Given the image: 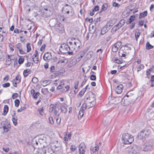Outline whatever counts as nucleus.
Returning a JSON list of instances; mask_svg holds the SVG:
<instances>
[{
    "instance_id": "f257e3e1",
    "label": "nucleus",
    "mask_w": 154,
    "mask_h": 154,
    "mask_svg": "<svg viewBox=\"0 0 154 154\" xmlns=\"http://www.w3.org/2000/svg\"><path fill=\"white\" fill-rule=\"evenodd\" d=\"M41 11L38 14L40 16L45 17H48L53 14V11L52 8L45 2H42L41 4Z\"/></svg>"
},
{
    "instance_id": "f03ea898",
    "label": "nucleus",
    "mask_w": 154,
    "mask_h": 154,
    "mask_svg": "<svg viewBox=\"0 0 154 154\" xmlns=\"http://www.w3.org/2000/svg\"><path fill=\"white\" fill-rule=\"evenodd\" d=\"M134 141L133 137L128 133L124 134L122 136V141L124 144H130Z\"/></svg>"
},
{
    "instance_id": "7ed1b4c3",
    "label": "nucleus",
    "mask_w": 154,
    "mask_h": 154,
    "mask_svg": "<svg viewBox=\"0 0 154 154\" xmlns=\"http://www.w3.org/2000/svg\"><path fill=\"white\" fill-rule=\"evenodd\" d=\"M69 45L63 44L60 46L59 50L62 53H67L69 55H72L73 52L71 51Z\"/></svg>"
},
{
    "instance_id": "20e7f679",
    "label": "nucleus",
    "mask_w": 154,
    "mask_h": 154,
    "mask_svg": "<svg viewBox=\"0 0 154 154\" xmlns=\"http://www.w3.org/2000/svg\"><path fill=\"white\" fill-rule=\"evenodd\" d=\"M38 142L39 143L38 148L42 149L45 148L48 145L46 142V138L45 136H41L38 138Z\"/></svg>"
},
{
    "instance_id": "39448f33",
    "label": "nucleus",
    "mask_w": 154,
    "mask_h": 154,
    "mask_svg": "<svg viewBox=\"0 0 154 154\" xmlns=\"http://www.w3.org/2000/svg\"><path fill=\"white\" fill-rule=\"evenodd\" d=\"M151 131L149 130H143L138 134V137L140 139H144L148 137Z\"/></svg>"
},
{
    "instance_id": "423d86ee",
    "label": "nucleus",
    "mask_w": 154,
    "mask_h": 154,
    "mask_svg": "<svg viewBox=\"0 0 154 154\" xmlns=\"http://www.w3.org/2000/svg\"><path fill=\"white\" fill-rule=\"evenodd\" d=\"M128 149L129 154H138V148L136 145L131 146L129 147Z\"/></svg>"
},
{
    "instance_id": "0eeeda50",
    "label": "nucleus",
    "mask_w": 154,
    "mask_h": 154,
    "mask_svg": "<svg viewBox=\"0 0 154 154\" xmlns=\"http://www.w3.org/2000/svg\"><path fill=\"white\" fill-rule=\"evenodd\" d=\"M80 60V59L78 58L76 56H75L71 60L68 65L69 67H70L75 65Z\"/></svg>"
},
{
    "instance_id": "6e6552de",
    "label": "nucleus",
    "mask_w": 154,
    "mask_h": 154,
    "mask_svg": "<svg viewBox=\"0 0 154 154\" xmlns=\"http://www.w3.org/2000/svg\"><path fill=\"white\" fill-rule=\"evenodd\" d=\"M85 145L84 143H82L79 146V154H85Z\"/></svg>"
},
{
    "instance_id": "1a4fd4ad",
    "label": "nucleus",
    "mask_w": 154,
    "mask_h": 154,
    "mask_svg": "<svg viewBox=\"0 0 154 154\" xmlns=\"http://www.w3.org/2000/svg\"><path fill=\"white\" fill-rule=\"evenodd\" d=\"M122 43L121 42H118L113 46L112 51L114 52H116L121 46Z\"/></svg>"
},
{
    "instance_id": "9d476101",
    "label": "nucleus",
    "mask_w": 154,
    "mask_h": 154,
    "mask_svg": "<svg viewBox=\"0 0 154 154\" xmlns=\"http://www.w3.org/2000/svg\"><path fill=\"white\" fill-rule=\"evenodd\" d=\"M51 58V54L50 52H46L43 56V59L46 62H48Z\"/></svg>"
},
{
    "instance_id": "9b49d317",
    "label": "nucleus",
    "mask_w": 154,
    "mask_h": 154,
    "mask_svg": "<svg viewBox=\"0 0 154 154\" xmlns=\"http://www.w3.org/2000/svg\"><path fill=\"white\" fill-rule=\"evenodd\" d=\"M38 141V138H34L32 140L31 142V145L35 148H38L39 143Z\"/></svg>"
},
{
    "instance_id": "f8f14e48",
    "label": "nucleus",
    "mask_w": 154,
    "mask_h": 154,
    "mask_svg": "<svg viewBox=\"0 0 154 154\" xmlns=\"http://www.w3.org/2000/svg\"><path fill=\"white\" fill-rule=\"evenodd\" d=\"M132 45L130 44H126L123 46L124 47V50L123 51L126 53L128 54L129 51L131 50Z\"/></svg>"
},
{
    "instance_id": "ddd939ff",
    "label": "nucleus",
    "mask_w": 154,
    "mask_h": 154,
    "mask_svg": "<svg viewBox=\"0 0 154 154\" xmlns=\"http://www.w3.org/2000/svg\"><path fill=\"white\" fill-rule=\"evenodd\" d=\"M152 147V145L151 143H146L143 145V150L144 151H147L150 150Z\"/></svg>"
},
{
    "instance_id": "4468645a",
    "label": "nucleus",
    "mask_w": 154,
    "mask_h": 154,
    "mask_svg": "<svg viewBox=\"0 0 154 154\" xmlns=\"http://www.w3.org/2000/svg\"><path fill=\"white\" fill-rule=\"evenodd\" d=\"M123 87V86L122 84L118 85L115 89L116 92L118 94H121L122 91Z\"/></svg>"
},
{
    "instance_id": "2eb2a0df",
    "label": "nucleus",
    "mask_w": 154,
    "mask_h": 154,
    "mask_svg": "<svg viewBox=\"0 0 154 154\" xmlns=\"http://www.w3.org/2000/svg\"><path fill=\"white\" fill-rule=\"evenodd\" d=\"M117 21V19H112L111 21L107 23L105 25L106 26L107 28L109 30L112 27V26L113 25V24L114 23Z\"/></svg>"
},
{
    "instance_id": "dca6fc26",
    "label": "nucleus",
    "mask_w": 154,
    "mask_h": 154,
    "mask_svg": "<svg viewBox=\"0 0 154 154\" xmlns=\"http://www.w3.org/2000/svg\"><path fill=\"white\" fill-rule=\"evenodd\" d=\"M88 50V48H86L84 50L80 52L76 56L78 58H80L81 60V58L83 57L85 53L87 52Z\"/></svg>"
},
{
    "instance_id": "f3484780",
    "label": "nucleus",
    "mask_w": 154,
    "mask_h": 154,
    "mask_svg": "<svg viewBox=\"0 0 154 154\" xmlns=\"http://www.w3.org/2000/svg\"><path fill=\"white\" fill-rule=\"evenodd\" d=\"M92 94L93 96V97H89L90 100H91L89 103H92V106H89L90 107L88 109H89L90 108L93 107L94 105H95V103L96 98L95 97V95L93 94V93Z\"/></svg>"
},
{
    "instance_id": "a211bd4d",
    "label": "nucleus",
    "mask_w": 154,
    "mask_h": 154,
    "mask_svg": "<svg viewBox=\"0 0 154 154\" xmlns=\"http://www.w3.org/2000/svg\"><path fill=\"white\" fill-rule=\"evenodd\" d=\"M40 93L38 92H36L34 89H32L31 91V94L34 99H36L38 97Z\"/></svg>"
},
{
    "instance_id": "6ab92c4d",
    "label": "nucleus",
    "mask_w": 154,
    "mask_h": 154,
    "mask_svg": "<svg viewBox=\"0 0 154 154\" xmlns=\"http://www.w3.org/2000/svg\"><path fill=\"white\" fill-rule=\"evenodd\" d=\"M72 7L69 5H66L62 9L63 11H64L65 13L69 14V11L72 9Z\"/></svg>"
},
{
    "instance_id": "aec40b11",
    "label": "nucleus",
    "mask_w": 154,
    "mask_h": 154,
    "mask_svg": "<svg viewBox=\"0 0 154 154\" xmlns=\"http://www.w3.org/2000/svg\"><path fill=\"white\" fill-rule=\"evenodd\" d=\"M68 62V59L66 58L60 56L59 59V61L58 62V63H67Z\"/></svg>"
},
{
    "instance_id": "412c9836",
    "label": "nucleus",
    "mask_w": 154,
    "mask_h": 154,
    "mask_svg": "<svg viewBox=\"0 0 154 154\" xmlns=\"http://www.w3.org/2000/svg\"><path fill=\"white\" fill-rule=\"evenodd\" d=\"M73 41H72V42H69V47H70V48L71 51L73 52V51H75L76 52L77 51V49H76V48L74 44L73 43Z\"/></svg>"
},
{
    "instance_id": "4be33fe9",
    "label": "nucleus",
    "mask_w": 154,
    "mask_h": 154,
    "mask_svg": "<svg viewBox=\"0 0 154 154\" xmlns=\"http://www.w3.org/2000/svg\"><path fill=\"white\" fill-rule=\"evenodd\" d=\"M57 108L59 109H60L61 112L64 113H66L67 111V109L64 105H62L60 106H58L57 107Z\"/></svg>"
},
{
    "instance_id": "5701e85b",
    "label": "nucleus",
    "mask_w": 154,
    "mask_h": 154,
    "mask_svg": "<svg viewBox=\"0 0 154 154\" xmlns=\"http://www.w3.org/2000/svg\"><path fill=\"white\" fill-rule=\"evenodd\" d=\"M73 43L74 44L76 49L78 50L80 46L81 45V42L78 39H76L74 42H73Z\"/></svg>"
},
{
    "instance_id": "b1692460",
    "label": "nucleus",
    "mask_w": 154,
    "mask_h": 154,
    "mask_svg": "<svg viewBox=\"0 0 154 154\" xmlns=\"http://www.w3.org/2000/svg\"><path fill=\"white\" fill-rule=\"evenodd\" d=\"M121 104L124 106H127L129 105L130 103L128 102L127 99H123L121 100Z\"/></svg>"
},
{
    "instance_id": "393cba45",
    "label": "nucleus",
    "mask_w": 154,
    "mask_h": 154,
    "mask_svg": "<svg viewBox=\"0 0 154 154\" xmlns=\"http://www.w3.org/2000/svg\"><path fill=\"white\" fill-rule=\"evenodd\" d=\"M135 18V16L134 15H132L130 17V18L128 19L126 22V23L127 24H130L131 22L134 21Z\"/></svg>"
},
{
    "instance_id": "a878e982",
    "label": "nucleus",
    "mask_w": 154,
    "mask_h": 154,
    "mask_svg": "<svg viewBox=\"0 0 154 154\" xmlns=\"http://www.w3.org/2000/svg\"><path fill=\"white\" fill-rule=\"evenodd\" d=\"M121 27V26L119 23H118L115 26L112 27V31L113 32H116Z\"/></svg>"
},
{
    "instance_id": "bb28decb",
    "label": "nucleus",
    "mask_w": 154,
    "mask_h": 154,
    "mask_svg": "<svg viewBox=\"0 0 154 154\" xmlns=\"http://www.w3.org/2000/svg\"><path fill=\"white\" fill-rule=\"evenodd\" d=\"M10 125L9 124H5L3 126V128L4 132H7L8 131V128L10 127Z\"/></svg>"
},
{
    "instance_id": "cd10ccee",
    "label": "nucleus",
    "mask_w": 154,
    "mask_h": 154,
    "mask_svg": "<svg viewBox=\"0 0 154 154\" xmlns=\"http://www.w3.org/2000/svg\"><path fill=\"white\" fill-rule=\"evenodd\" d=\"M8 110V107L7 105H5L3 109V112L2 113L3 115H5L7 113Z\"/></svg>"
},
{
    "instance_id": "c85d7f7f",
    "label": "nucleus",
    "mask_w": 154,
    "mask_h": 154,
    "mask_svg": "<svg viewBox=\"0 0 154 154\" xmlns=\"http://www.w3.org/2000/svg\"><path fill=\"white\" fill-rule=\"evenodd\" d=\"M57 30L58 31H62L64 30L63 26L61 24H60L57 25Z\"/></svg>"
},
{
    "instance_id": "c756f323",
    "label": "nucleus",
    "mask_w": 154,
    "mask_h": 154,
    "mask_svg": "<svg viewBox=\"0 0 154 154\" xmlns=\"http://www.w3.org/2000/svg\"><path fill=\"white\" fill-rule=\"evenodd\" d=\"M101 143H100L98 145L96 146L92 149V150L93 152H95L96 151H97L99 149V147L100 146H101Z\"/></svg>"
},
{
    "instance_id": "7c9ffc66",
    "label": "nucleus",
    "mask_w": 154,
    "mask_h": 154,
    "mask_svg": "<svg viewBox=\"0 0 154 154\" xmlns=\"http://www.w3.org/2000/svg\"><path fill=\"white\" fill-rule=\"evenodd\" d=\"M147 14V12L146 11H145L142 12L140 13L139 14V18L140 19L142 18L145 17L146 16Z\"/></svg>"
},
{
    "instance_id": "2f4dec72",
    "label": "nucleus",
    "mask_w": 154,
    "mask_h": 154,
    "mask_svg": "<svg viewBox=\"0 0 154 154\" xmlns=\"http://www.w3.org/2000/svg\"><path fill=\"white\" fill-rule=\"evenodd\" d=\"M64 84L63 81H60L59 82V84L58 86L57 87V89L60 90L64 86Z\"/></svg>"
},
{
    "instance_id": "473e14b6",
    "label": "nucleus",
    "mask_w": 154,
    "mask_h": 154,
    "mask_svg": "<svg viewBox=\"0 0 154 154\" xmlns=\"http://www.w3.org/2000/svg\"><path fill=\"white\" fill-rule=\"evenodd\" d=\"M108 6V5L107 3H104L103 4L102 6L101 11L100 12H101L102 11H105L106 10Z\"/></svg>"
},
{
    "instance_id": "72a5a7b5",
    "label": "nucleus",
    "mask_w": 154,
    "mask_h": 154,
    "mask_svg": "<svg viewBox=\"0 0 154 154\" xmlns=\"http://www.w3.org/2000/svg\"><path fill=\"white\" fill-rule=\"evenodd\" d=\"M85 109L82 108H81L79 112V115L80 116V119H81L84 115Z\"/></svg>"
},
{
    "instance_id": "f704fd0d",
    "label": "nucleus",
    "mask_w": 154,
    "mask_h": 154,
    "mask_svg": "<svg viewBox=\"0 0 154 154\" xmlns=\"http://www.w3.org/2000/svg\"><path fill=\"white\" fill-rule=\"evenodd\" d=\"M127 54L125 53L124 51H123V53L121 51L119 52V56L121 57L122 59H125L126 58L125 56Z\"/></svg>"
},
{
    "instance_id": "c9c22d12",
    "label": "nucleus",
    "mask_w": 154,
    "mask_h": 154,
    "mask_svg": "<svg viewBox=\"0 0 154 154\" xmlns=\"http://www.w3.org/2000/svg\"><path fill=\"white\" fill-rule=\"evenodd\" d=\"M154 46L151 45L149 42H147L146 46V49L149 50L150 49L152 48Z\"/></svg>"
},
{
    "instance_id": "e433bc0d",
    "label": "nucleus",
    "mask_w": 154,
    "mask_h": 154,
    "mask_svg": "<svg viewBox=\"0 0 154 154\" xmlns=\"http://www.w3.org/2000/svg\"><path fill=\"white\" fill-rule=\"evenodd\" d=\"M30 71L29 69L24 70L23 72V75L25 77H27L30 73Z\"/></svg>"
},
{
    "instance_id": "4c0bfd02",
    "label": "nucleus",
    "mask_w": 154,
    "mask_h": 154,
    "mask_svg": "<svg viewBox=\"0 0 154 154\" xmlns=\"http://www.w3.org/2000/svg\"><path fill=\"white\" fill-rule=\"evenodd\" d=\"M32 58L34 62L36 64L38 63L39 60L38 56H37L36 57H35V56H32Z\"/></svg>"
},
{
    "instance_id": "58836bf2",
    "label": "nucleus",
    "mask_w": 154,
    "mask_h": 154,
    "mask_svg": "<svg viewBox=\"0 0 154 154\" xmlns=\"http://www.w3.org/2000/svg\"><path fill=\"white\" fill-rule=\"evenodd\" d=\"M140 35V33L139 31H136L135 32V36L136 41H137L138 38H139Z\"/></svg>"
},
{
    "instance_id": "ea45409f",
    "label": "nucleus",
    "mask_w": 154,
    "mask_h": 154,
    "mask_svg": "<svg viewBox=\"0 0 154 154\" xmlns=\"http://www.w3.org/2000/svg\"><path fill=\"white\" fill-rule=\"evenodd\" d=\"M26 47H27V52L28 53L31 50V46L30 45V44L29 43H28L26 44Z\"/></svg>"
},
{
    "instance_id": "a19ab883",
    "label": "nucleus",
    "mask_w": 154,
    "mask_h": 154,
    "mask_svg": "<svg viewBox=\"0 0 154 154\" xmlns=\"http://www.w3.org/2000/svg\"><path fill=\"white\" fill-rule=\"evenodd\" d=\"M43 108H44L43 107H42L41 108H40L38 109V111L39 113L42 116H43V110H44Z\"/></svg>"
},
{
    "instance_id": "79ce46f5",
    "label": "nucleus",
    "mask_w": 154,
    "mask_h": 154,
    "mask_svg": "<svg viewBox=\"0 0 154 154\" xmlns=\"http://www.w3.org/2000/svg\"><path fill=\"white\" fill-rule=\"evenodd\" d=\"M144 68V66L143 64H140L137 68V71L139 72L142 69H143Z\"/></svg>"
},
{
    "instance_id": "37998d69",
    "label": "nucleus",
    "mask_w": 154,
    "mask_h": 154,
    "mask_svg": "<svg viewBox=\"0 0 154 154\" xmlns=\"http://www.w3.org/2000/svg\"><path fill=\"white\" fill-rule=\"evenodd\" d=\"M19 78V75H17L16 78L13 81V85L15 87H16L17 82H15V80L16 79L18 81Z\"/></svg>"
},
{
    "instance_id": "c03bdc74",
    "label": "nucleus",
    "mask_w": 154,
    "mask_h": 154,
    "mask_svg": "<svg viewBox=\"0 0 154 154\" xmlns=\"http://www.w3.org/2000/svg\"><path fill=\"white\" fill-rule=\"evenodd\" d=\"M17 118L16 117H13L12 119V120L13 121V123L15 125H16L17 124Z\"/></svg>"
},
{
    "instance_id": "a18cd8bd",
    "label": "nucleus",
    "mask_w": 154,
    "mask_h": 154,
    "mask_svg": "<svg viewBox=\"0 0 154 154\" xmlns=\"http://www.w3.org/2000/svg\"><path fill=\"white\" fill-rule=\"evenodd\" d=\"M15 106L16 107H18L19 105V100L16 99L14 101Z\"/></svg>"
},
{
    "instance_id": "49530a36",
    "label": "nucleus",
    "mask_w": 154,
    "mask_h": 154,
    "mask_svg": "<svg viewBox=\"0 0 154 154\" xmlns=\"http://www.w3.org/2000/svg\"><path fill=\"white\" fill-rule=\"evenodd\" d=\"M125 20L124 19L121 20L118 23L121 27L123 26L125 24Z\"/></svg>"
},
{
    "instance_id": "de8ad7c7",
    "label": "nucleus",
    "mask_w": 154,
    "mask_h": 154,
    "mask_svg": "<svg viewBox=\"0 0 154 154\" xmlns=\"http://www.w3.org/2000/svg\"><path fill=\"white\" fill-rule=\"evenodd\" d=\"M49 122V123L51 124H54V121L53 120V117L51 116H50L48 118Z\"/></svg>"
},
{
    "instance_id": "09e8293b",
    "label": "nucleus",
    "mask_w": 154,
    "mask_h": 154,
    "mask_svg": "<svg viewBox=\"0 0 154 154\" xmlns=\"http://www.w3.org/2000/svg\"><path fill=\"white\" fill-rule=\"evenodd\" d=\"M32 81L34 83H37L38 81V79L36 77H34L32 79Z\"/></svg>"
},
{
    "instance_id": "8fccbe9b",
    "label": "nucleus",
    "mask_w": 154,
    "mask_h": 154,
    "mask_svg": "<svg viewBox=\"0 0 154 154\" xmlns=\"http://www.w3.org/2000/svg\"><path fill=\"white\" fill-rule=\"evenodd\" d=\"M85 91H86L85 88H83L82 90H81V91L79 92V95H80L83 96L84 95Z\"/></svg>"
},
{
    "instance_id": "3c124183",
    "label": "nucleus",
    "mask_w": 154,
    "mask_h": 154,
    "mask_svg": "<svg viewBox=\"0 0 154 154\" xmlns=\"http://www.w3.org/2000/svg\"><path fill=\"white\" fill-rule=\"evenodd\" d=\"M10 84L9 83L7 82V83L3 84L2 85V86L4 88H7V87L10 86Z\"/></svg>"
},
{
    "instance_id": "603ef678",
    "label": "nucleus",
    "mask_w": 154,
    "mask_h": 154,
    "mask_svg": "<svg viewBox=\"0 0 154 154\" xmlns=\"http://www.w3.org/2000/svg\"><path fill=\"white\" fill-rule=\"evenodd\" d=\"M70 149L72 151L74 152L76 149V147L75 145H72L70 147Z\"/></svg>"
},
{
    "instance_id": "864d4df0",
    "label": "nucleus",
    "mask_w": 154,
    "mask_h": 154,
    "mask_svg": "<svg viewBox=\"0 0 154 154\" xmlns=\"http://www.w3.org/2000/svg\"><path fill=\"white\" fill-rule=\"evenodd\" d=\"M99 7L98 6H95L94 8L93 9V12H94L98 11L99 10Z\"/></svg>"
},
{
    "instance_id": "5fc2aeb1",
    "label": "nucleus",
    "mask_w": 154,
    "mask_h": 154,
    "mask_svg": "<svg viewBox=\"0 0 154 154\" xmlns=\"http://www.w3.org/2000/svg\"><path fill=\"white\" fill-rule=\"evenodd\" d=\"M18 96V94L17 93H14L12 96V97L13 99H14L15 98L17 97Z\"/></svg>"
},
{
    "instance_id": "6e6d98bb",
    "label": "nucleus",
    "mask_w": 154,
    "mask_h": 154,
    "mask_svg": "<svg viewBox=\"0 0 154 154\" xmlns=\"http://www.w3.org/2000/svg\"><path fill=\"white\" fill-rule=\"evenodd\" d=\"M90 79L92 80H95L96 79V76L95 75H92L90 77Z\"/></svg>"
},
{
    "instance_id": "4d7b16f0",
    "label": "nucleus",
    "mask_w": 154,
    "mask_h": 154,
    "mask_svg": "<svg viewBox=\"0 0 154 154\" xmlns=\"http://www.w3.org/2000/svg\"><path fill=\"white\" fill-rule=\"evenodd\" d=\"M102 29L103 31H106V32L109 30V29H108L107 28L106 26H104Z\"/></svg>"
},
{
    "instance_id": "13d9d810",
    "label": "nucleus",
    "mask_w": 154,
    "mask_h": 154,
    "mask_svg": "<svg viewBox=\"0 0 154 154\" xmlns=\"http://www.w3.org/2000/svg\"><path fill=\"white\" fill-rule=\"evenodd\" d=\"M112 6L113 7H119L120 6V5L117 3L114 2L113 3Z\"/></svg>"
},
{
    "instance_id": "bf43d9fd",
    "label": "nucleus",
    "mask_w": 154,
    "mask_h": 154,
    "mask_svg": "<svg viewBox=\"0 0 154 154\" xmlns=\"http://www.w3.org/2000/svg\"><path fill=\"white\" fill-rule=\"evenodd\" d=\"M87 107V104L85 103L83 104L81 108L84 109H85Z\"/></svg>"
},
{
    "instance_id": "052dcab7",
    "label": "nucleus",
    "mask_w": 154,
    "mask_h": 154,
    "mask_svg": "<svg viewBox=\"0 0 154 154\" xmlns=\"http://www.w3.org/2000/svg\"><path fill=\"white\" fill-rule=\"evenodd\" d=\"M24 60V59L22 58V57L20 56V64L23 63Z\"/></svg>"
},
{
    "instance_id": "680f3d73",
    "label": "nucleus",
    "mask_w": 154,
    "mask_h": 154,
    "mask_svg": "<svg viewBox=\"0 0 154 154\" xmlns=\"http://www.w3.org/2000/svg\"><path fill=\"white\" fill-rule=\"evenodd\" d=\"M45 46L46 45L45 44H43L40 49V51H42L44 50L45 48Z\"/></svg>"
},
{
    "instance_id": "e2e57ef3",
    "label": "nucleus",
    "mask_w": 154,
    "mask_h": 154,
    "mask_svg": "<svg viewBox=\"0 0 154 154\" xmlns=\"http://www.w3.org/2000/svg\"><path fill=\"white\" fill-rule=\"evenodd\" d=\"M20 38L21 39L20 41L21 42L24 43L26 42V40L23 38L22 36H20Z\"/></svg>"
},
{
    "instance_id": "0e129e2a",
    "label": "nucleus",
    "mask_w": 154,
    "mask_h": 154,
    "mask_svg": "<svg viewBox=\"0 0 154 154\" xmlns=\"http://www.w3.org/2000/svg\"><path fill=\"white\" fill-rule=\"evenodd\" d=\"M79 81H77L75 82V86H74V88L75 89H76L78 88V85L79 84Z\"/></svg>"
},
{
    "instance_id": "69168bd1",
    "label": "nucleus",
    "mask_w": 154,
    "mask_h": 154,
    "mask_svg": "<svg viewBox=\"0 0 154 154\" xmlns=\"http://www.w3.org/2000/svg\"><path fill=\"white\" fill-rule=\"evenodd\" d=\"M69 86L67 85H66V86L64 88H65L64 89V91H66L69 90Z\"/></svg>"
},
{
    "instance_id": "338daca9",
    "label": "nucleus",
    "mask_w": 154,
    "mask_h": 154,
    "mask_svg": "<svg viewBox=\"0 0 154 154\" xmlns=\"http://www.w3.org/2000/svg\"><path fill=\"white\" fill-rule=\"evenodd\" d=\"M55 67L54 66H52L50 68V71L51 72H54V70Z\"/></svg>"
},
{
    "instance_id": "774afa93",
    "label": "nucleus",
    "mask_w": 154,
    "mask_h": 154,
    "mask_svg": "<svg viewBox=\"0 0 154 154\" xmlns=\"http://www.w3.org/2000/svg\"><path fill=\"white\" fill-rule=\"evenodd\" d=\"M54 114L57 117H58L60 115L59 113H58V112L57 110H55L54 112Z\"/></svg>"
}]
</instances>
